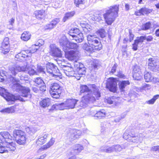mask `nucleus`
Masks as SVG:
<instances>
[{
	"label": "nucleus",
	"instance_id": "obj_36",
	"mask_svg": "<svg viewBox=\"0 0 159 159\" xmlns=\"http://www.w3.org/2000/svg\"><path fill=\"white\" fill-rule=\"evenodd\" d=\"M72 42H69L67 47V50L70 49L77 50L79 48L78 44L74 43V40H72Z\"/></svg>",
	"mask_w": 159,
	"mask_h": 159
},
{
	"label": "nucleus",
	"instance_id": "obj_14",
	"mask_svg": "<svg viewBox=\"0 0 159 159\" xmlns=\"http://www.w3.org/2000/svg\"><path fill=\"white\" fill-rule=\"evenodd\" d=\"M107 87L111 92H115L116 91L117 83L113 78H110L107 81Z\"/></svg>",
	"mask_w": 159,
	"mask_h": 159
},
{
	"label": "nucleus",
	"instance_id": "obj_11",
	"mask_svg": "<svg viewBox=\"0 0 159 159\" xmlns=\"http://www.w3.org/2000/svg\"><path fill=\"white\" fill-rule=\"evenodd\" d=\"M70 64L68 65H61V68L63 71V72L69 77H76L77 74L73 70V69L70 67Z\"/></svg>",
	"mask_w": 159,
	"mask_h": 159
},
{
	"label": "nucleus",
	"instance_id": "obj_64",
	"mask_svg": "<svg viewBox=\"0 0 159 159\" xmlns=\"http://www.w3.org/2000/svg\"><path fill=\"white\" fill-rule=\"evenodd\" d=\"M81 64H82L81 63H79L77 62H75L74 63V66L76 68L77 70L80 68V67H81Z\"/></svg>",
	"mask_w": 159,
	"mask_h": 159
},
{
	"label": "nucleus",
	"instance_id": "obj_27",
	"mask_svg": "<svg viewBox=\"0 0 159 159\" xmlns=\"http://www.w3.org/2000/svg\"><path fill=\"white\" fill-rule=\"evenodd\" d=\"M81 67L77 70V72L79 76L78 78H76L78 80L80 79V78L82 77L83 75H84L86 73V68L84 66L83 64H81Z\"/></svg>",
	"mask_w": 159,
	"mask_h": 159
},
{
	"label": "nucleus",
	"instance_id": "obj_40",
	"mask_svg": "<svg viewBox=\"0 0 159 159\" xmlns=\"http://www.w3.org/2000/svg\"><path fill=\"white\" fill-rule=\"evenodd\" d=\"M15 111L14 107H8L0 111V112L6 113H10L14 112Z\"/></svg>",
	"mask_w": 159,
	"mask_h": 159
},
{
	"label": "nucleus",
	"instance_id": "obj_41",
	"mask_svg": "<svg viewBox=\"0 0 159 159\" xmlns=\"http://www.w3.org/2000/svg\"><path fill=\"white\" fill-rule=\"evenodd\" d=\"M144 73V78L145 81L147 82L151 81L153 76L151 73L149 72H146Z\"/></svg>",
	"mask_w": 159,
	"mask_h": 159
},
{
	"label": "nucleus",
	"instance_id": "obj_26",
	"mask_svg": "<svg viewBox=\"0 0 159 159\" xmlns=\"http://www.w3.org/2000/svg\"><path fill=\"white\" fill-rule=\"evenodd\" d=\"M100 62L98 60H94L91 62V67L92 68V70H97L100 67Z\"/></svg>",
	"mask_w": 159,
	"mask_h": 159
},
{
	"label": "nucleus",
	"instance_id": "obj_34",
	"mask_svg": "<svg viewBox=\"0 0 159 159\" xmlns=\"http://www.w3.org/2000/svg\"><path fill=\"white\" fill-rule=\"evenodd\" d=\"M118 98L115 96H112L109 97L107 99V102L110 104H113L116 105L118 101Z\"/></svg>",
	"mask_w": 159,
	"mask_h": 159
},
{
	"label": "nucleus",
	"instance_id": "obj_35",
	"mask_svg": "<svg viewBox=\"0 0 159 159\" xmlns=\"http://www.w3.org/2000/svg\"><path fill=\"white\" fill-rule=\"evenodd\" d=\"M82 48L84 50L89 53L94 52L95 50L91 45H89L88 43H86L83 44Z\"/></svg>",
	"mask_w": 159,
	"mask_h": 159
},
{
	"label": "nucleus",
	"instance_id": "obj_44",
	"mask_svg": "<svg viewBox=\"0 0 159 159\" xmlns=\"http://www.w3.org/2000/svg\"><path fill=\"white\" fill-rule=\"evenodd\" d=\"M34 82L38 85H41L44 83L41 77H37L34 79Z\"/></svg>",
	"mask_w": 159,
	"mask_h": 159
},
{
	"label": "nucleus",
	"instance_id": "obj_28",
	"mask_svg": "<svg viewBox=\"0 0 159 159\" xmlns=\"http://www.w3.org/2000/svg\"><path fill=\"white\" fill-rule=\"evenodd\" d=\"M70 39L71 40H74L77 43L81 42L84 40L83 34L82 33L80 32L77 34L76 35L74 38L71 39L70 38Z\"/></svg>",
	"mask_w": 159,
	"mask_h": 159
},
{
	"label": "nucleus",
	"instance_id": "obj_8",
	"mask_svg": "<svg viewBox=\"0 0 159 159\" xmlns=\"http://www.w3.org/2000/svg\"><path fill=\"white\" fill-rule=\"evenodd\" d=\"M49 92L52 97L57 98H59L61 93V88L57 83H53L51 84L50 86Z\"/></svg>",
	"mask_w": 159,
	"mask_h": 159
},
{
	"label": "nucleus",
	"instance_id": "obj_37",
	"mask_svg": "<svg viewBox=\"0 0 159 159\" xmlns=\"http://www.w3.org/2000/svg\"><path fill=\"white\" fill-rule=\"evenodd\" d=\"M34 14L37 18L41 19L44 17L45 11L43 10L36 11H35Z\"/></svg>",
	"mask_w": 159,
	"mask_h": 159
},
{
	"label": "nucleus",
	"instance_id": "obj_31",
	"mask_svg": "<svg viewBox=\"0 0 159 159\" xmlns=\"http://www.w3.org/2000/svg\"><path fill=\"white\" fill-rule=\"evenodd\" d=\"M127 147V144L125 143L121 145L117 144L113 146L114 151H115L116 152H120L123 149Z\"/></svg>",
	"mask_w": 159,
	"mask_h": 159
},
{
	"label": "nucleus",
	"instance_id": "obj_30",
	"mask_svg": "<svg viewBox=\"0 0 159 159\" xmlns=\"http://www.w3.org/2000/svg\"><path fill=\"white\" fill-rule=\"evenodd\" d=\"M130 83L128 80H123L120 81L119 84V87L121 92L124 91V89L127 85H129Z\"/></svg>",
	"mask_w": 159,
	"mask_h": 159
},
{
	"label": "nucleus",
	"instance_id": "obj_42",
	"mask_svg": "<svg viewBox=\"0 0 159 159\" xmlns=\"http://www.w3.org/2000/svg\"><path fill=\"white\" fill-rule=\"evenodd\" d=\"M159 98V95L157 94L154 96L153 98L151 99L146 101V103L148 104H153L155 102L156 100Z\"/></svg>",
	"mask_w": 159,
	"mask_h": 159
},
{
	"label": "nucleus",
	"instance_id": "obj_13",
	"mask_svg": "<svg viewBox=\"0 0 159 159\" xmlns=\"http://www.w3.org/2000/svg\"><path fill=\"white\" fill-rule=\"evenodd\" d=\"M10 47L9 38L6 37L4 39L0 47V50L2 51V52L4 54H7L9 51Z\"/></svg>",
	"mask_w": 159,
	"mask_h": 159
},
{
	"label": "nucleus",
	"instance_id": "obj_24",
	"mask_svg": "<svg viewBox=\"0 0 159 159\" xmlns=\"http://www.w3.org/2000/svg\"><path fill=\"white\" fill-rule=\"evenodd\" d=\"M117 66V64L115 63L112 67L111 71L110 72V73L112 74H114L120 78H123L125 76L122 74L121 72H118L116 73L115 74Z\"/></svg>",
	"mask_w": 159,
	"mask_h": 159
},
{
	"label": "nucleus",
	"instance_id": "obj_9",
	"mask_svg": "<svg viewBox=\"0 0 159 159\" xmlns=\"http://www.w3.org/2000/svg\"><path fill=\"white\" fill-rule=\"evenodd\" d=\"M14 137L18 138L16 140V143L20 145H23L26 142V138L25 133L20 130L15 129L13 131Z\"/></svg>",
	"mask_w": 159,
	"mask_h": 159
},
{
	"label": "nucleus",
	"instance_id": "obj_62",
	"mask_svg": "<svg viewBox=\"0 0 159 159\" xmlns=\"http://www.w3.org/2000/svg\"><path fill=\"white\" fill-rule=\"evenodd\" d=\"M55 139L53 138H52L47 143L50 147L52 146L55 142Z\"/></svg>",
	"mask_w": 159,
	"mask_h": 159
},
{
	"label": "nucleus",
	"instance_id": "obj_18",
	"mask_svg": "<svg viewBox=\"0 0 159 159\" xmlns=\"http://www.w3.org/2000/svg\"><path fill=\"white\" fill-rule=\"evenodd\" d=\"M51 51L52 55L54 57H61L62 52L58 48L55 46H51Z\"/></svg>",
	"mask_w": 159,
	"mask_h": 159
},
{
	"label": "nucleus",
	"instance_id": "obj_54",
	"mask_svg": "<svg viewBox=\"0 0 159 159\" xmlns=\"http://www.w3.org/2000/svg\"><path fill=\"white\" fill-rule=\"evenodd\" d=\"M159 146H153L151 148L150 151L152 152L158 151Z\"/></svg>",
	"mask_w": 159,
	"mask_h": 159
},
{
	"label": "nucleus",
	"instance_id": "obj_16",
	"mask_svg": "<svg viewBox=\"0 0 159 159\" xmlns=\"http://www.w3.org/2000/svg\"><path fill=\"white\" fill-rule=\"evenodd\" d=\"M144 39V36L138 37L136 40H135L134 43L133 44L132 48L134 51L137 50V48L141 47L143 43Z\"/></svg>",
	"mask_w": 159,
	"mask_h": 159
},
{
	"label": "nucleus",
	"instance_id": "obj_33",
	"mask_svg": "<svg viewBox=\"0 0 159 159\" xmlns=\"http://www.w3.org/2000/svg\"><path fill=\"white\" fill-rule=\"evenodd\" d=\"M100 151L102 152L109 153L114 151L113 146L111 147L102 146L100 148Z\"/></svg>",
	"mask_w": 159,
	"mask_h": 159
},
{
	"label": "nucleus",
	"instance_id": "obj_53",
	"mask_svg": "<svg viewBox=\"0 0 159 159\" xmlns=\"http://www.w3.org/2000/svg\"><path fill=\"white\" fill-rule=\"evenodd\" d=\"M31 135L34 134L38 130L37 128L35 126L30 127Z\"/></svg>",
	"mask_w": 159,
	"mask_h": 159
},
{
	"label": "nucleus",
	"instance_id": "obj_57",
	"mask_svg": "<svg viewBox=\"0 0 159 159\" xmlns=\"http://www.w3.org/2000/svg\"><path fill=\"white\" fill-rule=\"evenodd\" d=\"M44 41L42 39H39L37 41V43H36V44L39 46V47L40 46L44 44Z\"/></svg>",
	"mask_w": 159,
	"mask_h": 159
},
{
	"label": "nucleus",
	"instance_id": "obj_20",
	"mask_svg": "<svg viewBox=\"0 0 159 159\" xmlns=\"http://www.w3.org/2000/svg\"><path fill=\"white\" fill-rule=\"evenodd\" d=\"M69 41L65 36H62L60 39L59 43L62 48L64 51L67 50V47Z\"/></svg>",
	"mask_w": 159,
	"mask_h": 159
},
{
	"label": "nucleus",
	"instance_id": "obj_32",
	"mask_svg": "<svg viewBox=\"0 0 159 159\" xmlns=\"http://www.w3.org/2000/svg\"><path fill=\"white\" fill-rule=\"evenodd\" d=\"M75 14V12L74 11L68 12L65 14V16L63 18V21L65 22L68 20L70 19Z\"/></svg>",
	"mask_w": 159,
	"mask_h": 159
},
{
	"label": "nucleus",
	"instance_id": "obj_47",
	"mask_svg": "<svg viewBox=\"0 0 159 159\" xmlns=\"http://www.w3.org/2000/svg\"><path fill=\"white\" fill-rule=\"evenodd\" d=\"M151 25V23L149 22H147L142 25L141 28L143 30H147L150 28Z\"/></svg>",
	"mask_w": 159,
	"mask_h": 159
},
{
	"label": "nucleus",
	"instance_id": "obj_29",
	"mask_svg": "<svg viewBox=\"0 0 159 159\" xmlns=\"http://www.w3.org/2000/svg\"><path fill=\"white\" fill-rule=\"evenodd\" d=\"M50 104V100L48 98L43 99L40 102V106L43 108L48 107Z\"/></svg>",
	"mask_w": 159,
	"mask_h": 159
},
{
	"label": "nucleus",
	"instance_id": "obj_25",
	"mask_svg": "<svg viewBox=\"0 0 159 159\" xmlns=\"http://www.w3.org/2000/svg\"><path fill=\"white\" fill-rule=\"evenodd\" d=\"M0 134L4 139L5 143L11 141L12 137L8 132H2L0 133Z\"/></svg>",
	"mask_w": 159,
	"mask_h": 159
},
{
	"label": "nucleus",
	"instance_id": "obj_6",
	"mask_svg": "<svg viewBox=\"0 0 159 159\" xmlns=\"http://www.w3.org/2000/svg\"><path fill=\"white\" fill-rule=\"evenodd\" d=\"M87 37L89 45H91L95 50L99 51L102 48L101 42L95 35L89 34Z\"/></svg>",
	"mask_w": 159,
	"mask_h": 159
},
{
	"label": "nucleus",
	"instance_id": "obj_63",
	"mask_svg": "<svg viewBox=\"0 0 159 159\" xmlns=\"http://www.w3.org/2000/svg\"><path fill=\"white\" fill-rule=\"evenodd\" d=\"M38 71L40 72L45 73L44 69L42 67L40 66L38 67Z\"/></svg>",
	"mask_w": 159,
	"mask_h": 159
},
{
	"label": "nucleus",
	"instance_id": "obj_4",
	"mask_svg": "<svg viewBox=\"0 0 159 159\" xmlns=\"http://www.w3.org/2000/svg\"><path fill=\"white\" fill-rule=\"evenodd\" d=\"M78 100L75 99H67L65 102H62L61 103H56L52 105V108L57 109H59L60 110L64 109H73L75 107Z\"/></svg>",
	"mask_w": 159,
	"mask_h": 159
},
{
	"label": "nucleus",
	"instance_id": "obj_17",
	"mask_svg": "<svg viewBox=\"0 0 159 159\" xmlns=\"http://www.w3.org/2000/svg\"><path fill=\"white\" fill-rule=\"evenodd\" d=\"M47 71L50 74L55 73L59 70L57 66L53 63H49L46 65Z\"/></svg>",
	"mask_w": 159,
	"mask_h": 159
},
{
	"label": "nucleus",
	"instance_id": "obj_60",
	"mask_svg": "<svg viewBox=\"0 0 159 159\" xmlns=\"http://www.w3.org/2000/svg\"><path fill=\"white\" fill-rule=\"evenodd\" d=\"M151 81L158 84L159 83V79L153 77Z\"/></svg>",
	"mask_w": 159,
	"mask_h": 159
},
{
	"label": "nucleus",
	"instance_id": "obj_56",
	"mask_svg": "<svg viewBox=\"0 0 159 159\" xmlns=\"http://www.w3.org/2000/svg\"><path fill=\"white\" fill-rule=\"evenodd\" d=\"M49 147H49V145L48 144V143H47L46 144L42 146L40 148H39V150L41 151H43L47 149Z\"/></svg>",
	"mask_w": 159,
	"mask_h": 159
},
{
	"label": "nucleus",
	"instance_id": "obj_3",
	"mask_svg": "<svg viewBox=\"0 0 159 159\" xmlns=\"http://www.w3.org/2000/svg\"><path fill=\"white\" fill-rule=\"evenodd\" d=\"M24 71L28 73L30 75H33L37 74L36 71L32 67L26 65L25 66H14L10 67L9 68V72L14 76L19 72Z\"/></svg>",
	"mask_w": 159,
	"mask_h": 159
},
{
	"label": "nucleus",
	"instance_id": "obj_22",
	"mask_svg": "<svg viewBox=\"0 0 159 159\" xmlns=\"http://www.w3.org/2000/svg\"><path fill=\"white\" fill-rule=\"evenodd\" d=\"M84 149L83 147L80 144H76L73 146L71 153L72 154H78Z\"/></svg>",
	"mask_w": 159,
	"mask_h": 159
},
{
	"label": "nucleus",
	"instance_id": "obj_12",
	"mask_svg": "<svg viewBox=\"0 0 159 159\" xmlns=\"http://www.w3.org/2000/svg\"><path fill=\"white\" fill-rule=\"evenodd\" d=\"M9 73L11 75L9 78L10 80L13 84L12 86V89L20 93L24 87L21 86L18 83L19 82L18 79H16L14 77L12 76L13 75L9 72Z\"/></svg>",
	"mask_w": 159,
	"mask_h": 159
},
{
	"label": "nucleus",
	"instance_id": "obj_51",
	"mask_svg": "<svg viewBox=\"0 0 159 159\" xmlns=\"http://www.w3.org/2000/svg\"><path fill=\"white\" fill-rule=\"evenodd\" d=\"M139 11L142 15L147 14L148 13V9L146 8H142L139 10Z\"/></svg>",
	"mask_w": 159,
	"mask_h": 159
},
{
	"label": "nucleus",
	"instance_id": "obj_1",
	"mask_svg": "<svg viewBox=\"0 0 159 159\" xmlns=\"http://www.w3.org/2000/svg\"><path fill=\"white\" fill-rule=\"evenodd\" d=\"M80 92L81 93L86 92L85 94L82 97L80 102V106L83 107H86L89 104L93 103L101 96L99 89L95 84L81 86Z\"/></svg>",
	"mask_w": 159,
	"mask_h": 159
},
{
	"label": "nucleus",
	"instance_id": "obj_2",
	"mask_svg": "<svg viewBox=\"0 0 159 159\" xmlns=\"http://www.w3.org/2000/svg\"><path fill=\"white\" fill-rule=\"evenodd\" d=\"M119 11V5L111 6L103 15L106 22L108 25H111L117 16Z\"/></svg>",
	"mask_w": 159,
	"mask_h": 159
},
{
	"label": "nucleus",
	"instance_id": "obj_48",
	"mask_svg": "<svg viewBox=\"0 0 159 159\" xmlns=\"http://www.w3.org/2000/svg\"><path fill=\"white\" fill-rule=\"evenodd\" d=\"M98 32L102 38H103L105 37L106 32L104 29H101L99 30L98 31Z\"/></svg>",
	"mask_w": 159,
	"mask_h": 159
},
{
	"label": "nucleus",
	"instance_id": "obj_21",
	"mask_svg": "<svg viewBox=\"0 0 159 159\" xmlns=\"http://www.w3.org/2000/svg\"><path fill=\"white\" fill-rule=\"evenodd\" d=\"M81 132L80 131L76 129H73L70 132V136L69 138L72 140H74L79 138L81 135Z\"/></svg>",
	"mask_w": 159,
	"mask_h": 159
},
{
	"label": "nucleus",
	"instance_id": "obj_55",
	"mask_svg": "<svg viewBox=\"0 0 159 159\" xmlns=\"http://www.w3.org/2000/svg\"><path fill=\"white\" fill-rule=\"evenodd\" d=\"M101 16L102 15L101 14L97 15L96 16H94V19L95 20L97 21H99L102 20Z\"/></svg>",
	"mask_w": 159,
	"mask_h": 159
},
{
	"label": "nucleus",
	"instance_id": "obj_19",
	"mask_svg": "<svg viewBox=\"0 0 159 159\" xmlns=\"http://www.w3.org/2000/svg\"><path fill=\"white\" fill-rule=\"evenodd\" d=\"M64 52L66 57L69 60L71 61L75 59L76 54L74 51L72 50L68 51L66 50V51Z\"/></svg>",
	"mask_w": 159,
	"mask_h": 159
},
{
	"label": "nucleus",
	"instance_id": "obj_58",
	"mask_svg": "<svg viewBox=\"0 0 159 159\" xmlns=\"http://www.w3.org/2000/svg\"><path fill=\"white\" fill-rule=\"evenodd\" d=\"M142 89L145 90H148L150 89L151 85L148 84H144L142 86Z\"/></svg>",
	"mask_w": 159,
	"mask_h": 159
},
{
	"label": "nucleus",
	"instance_id": "obj_15",
	"mask_svg": "<svg viewBox=\"0 0 159 159\" xmlns=\"http://www.w3.org/2000/svg\"><path fill=\"white\" fill-rule=\"evenodd\" d=\"M0 95L7 101L13 102L12 96H13V95L10 94L5 89L1 87L0 88Z\"/></svg>",
	"mask_w": 159,
	"mask_h": 159
},
{
	"label": "nucleus",
	"instance_id": "obj_49",
	"mask_svg": "<svg viewBox=\"0 0 159 159\" xmlns=\"http://www.w3.org/2000/svg\"><path fill=\"white\" fill-rule=\"evenodd\" d=\"M70 32L71 34H72V33H74L75 34H77L80 32L78 29L75 28L71 29L70 30Z\"/></svg>",
	"mask_w": 159,
	"mask_h": 159
},
{
	"label": "nucleus",
	"instance_id": "obj_45",
	"mask_svg": "<svg viewBox=\"0 0 159 159\" xmlns=\"http://www.w3.org/2000/svg\"><path fill=\"white\" fill-rule=\"evenodd\" d=\"M84 0H74V4L76 7H79L80 4H84L85 3Z\"/></svg>",
	"mask_w": 159,
	"mask_h": 159
},
{
	"label": "nucleus",
	"instance_id": "obj_23",
	"mask_svg": "<svg viewBox=\"0 0 159 159\" xmlns=\"http://www.w3.org/2000/svg\"><path fill=\"white\" fill-rule=\"evenodd\" d=\"M48 135L47 134H45L43 136H39L36 142L37 144L41 145L47 141Z\"/></svg>",
	"mask_w": 159,
	"mask_h": 159
},
{
	"label": "nucleus",
	"instance_id": "obj_10",
	"mask_svg": "<svg viewBox=\"0 0 159 159\" xmlns=\"http://www.w3.org/2000/svg\"><path fill=\"white\" fill-rule=\"evenodd\" d=\"M5 146L0 148V153L15 151L16 150V144L15 142L10 141L5 143Z\"/></svg>",
	"mask_w": 159,
	"mask_h": 159
},
{
	"label": "nucleus",
	"instance_id": "obj_59",
	"mask_svg": "<svg viewBox=\"0 0 159 159\" xmlns=\"http://www.w3.org/2000/svg\"><path fill=\"white\" fill-rule=\"evenodd\" d=\"M40 90L42 91H45L46 90V86L45 83L41 84L39 87Z\"/></svg>",
	"mask_w": 159,
	"mask_h": 159
},
{
	"label": "nucleus",
	"instance_id": "obj_52",
	"mask_svg": "<svg viewBox=\"0 0 159 159\" xmlns=\"http://www.w3.org/2000/svg\"><path fill=\"white\" fill-rule=\"evenodd\" d=\"M144 39L146 40L148 42H150L152 41L153 39V37L151 35H144Z\"/></svg>",
	"mask_w": 159,
	"mask_h": 159
},
{
	"label": "nucleus",
	"instance_id": "obj_43",
	"mask_svg": "<svg viewBox=\"0 0 159 159\" xmlns=\"http://www.w3.org/2000/svg\"><path fill=\"white\" fill-rule=\"evenodd\" d=\"M133 76L134 79L136 80H140L142 78L140 72L134 73Z\"/></svg>",
	"mask_w": 159,
	"mask_h": 159
},
{
	"label": "nucleus",
	"instance_id": "obj_46",
	"mask_svg": "<svg viewBox=\"0 0 159 159\" xmlns=\"http://www.w3.org/2000/svg\"><path fill=\"white\" fill-rule=\"evenodd\" d=\"M39 48V46H37L36 44L32 45L30 48L31 53H34Z\"/></svg>",
	"mask_w": 159,
	"mask_h": 159
},
{
	"label": "nucleus",
	"instance_id": "obj_39",
	"mask_svg": "<svg viewBox=\"0 0 159 159\" xmlns=\"http://www.w3.org/2000/svg\"><path fill=\"white\" fill-rule=\"evenodd\" d=\"M30 36L31 34L29 32L25 31L21 34V38L23 41H27L30 39Z\"/></svg>",
	"mask_w": 159,
	"mask_h": 159
},
{
	"label": "nucleus",
	"instance_id": "obj_61",
	"mask_svg": "<svg viewBox=\"0 0 159 159\" xmlns=\"http://www.w3.org/2000/svg\"><path fill=\"white\" fill-rule=\"evenodd\" d=\"M133 71L134 73H138V72H140V69L139 66H134Z\"/></svg>",
	"mask_w": 159,
	"mask_h": 159
},
{
	"label": "nucleus",
	"instance_id": "obj_5",
	"mask_svg": "<svg viewBox=\"0 0 159 159\" xmlns=\"http://www.w3.org/2000/svg\"><path fill=\"white\" fill-rule=\"evenodd\" d=\"M20 93L21 94V96L13 95V102L17 100L25 102L29 100L31 97L30 90L28 87H24Z\"/></svg>",
	"mask_w": 159,
	"mask_h": 159
},
{
	"label": "nucleus",
	"instance_id": "obj_38",
	"mask_svg": "<svg viewBox=\"0 0 159 159\" xmlns=\"http://www.w3.org/2000/svg\"><path fill=\"white\" fill-rule=\"evenodd\" d=\"M106 113L104 110L98 111L94 115V117L100 119L103 118L106 116Z\"/></svg>",
	"mask_w": 159,
	"mask_h": 159
},
{
	"label": "nucleus",
	"instance_id": "obj_50",
	"mask_svg": "<svg viewBox=\"0 0 159 159\" xmlns=\"http://www.w3.org/2000/svg\"><path fill=\"white\" fill-rule=\"evenodd\" d=\"M60 21L59 19L56 18L52 21L50 23L52 26H53L54 27Z\"/></svg>",
	"mask_w": 159,
	"mask_h": 159
},
{
	"label": "nucleus",
	"instance_id": "obj_7",
	"mask_svg": "<svg viewBox=\"0 0 159 159\" xmlns=\"http://www.w3.org/2000/svg\"><path fill=\"white\" fill-rule=\"evenodd\" d=\"M143 135L141 134H129L127 132L124 133L123 138L128 141L132 143H141L143 138Z\"/></svg>",
	"mask_w": 159,
	"mask_h": 159
}]
</instances>
